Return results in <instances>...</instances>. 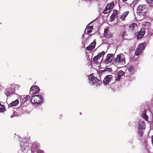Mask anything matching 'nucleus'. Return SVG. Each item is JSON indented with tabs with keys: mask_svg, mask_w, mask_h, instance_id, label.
Returning a JSON list of instances; mask_svg holds the SVG:
<instances>
[{
	"mask_svg": "<svg viewBox=\"0 0 153 153\" xmlns=\"http://www.w3.org/2000/svg\"><path fill=\"white\" fill-rule=\"evenodd\" d=\"M145 126V123L143 121H141L139 122L138 127V132L141 136H142V131H141V130L144 129Z\"/></svg>",
	"mask_w": 153,
	"mask_h": 153,
	"instance_id": "3",
	"label": "nucleus"
},
{
	"mask_svg": "<svg viewBox=\"0 0 153 153\" xmlns=\"http://www.w3.org/2000/svg\"><path fill=\"white\" fill-rule=\"evenodd\" d=\"M89 83L93 85L94 83L97 84L99 80L97 78L93 76V75H91L89 77Z\"/></svg>",
	"mask_w": 153,
	"mask_h": 153,
	"instance_id": "5",
	"label": "nucleus"
},
{
	"mask_svg": "<svg viewBox=\"0 0 153 153\" xmlns=\"http://www.w3.org/2000/svg\"><path fill=\"white\" fill-rule=\"evenodd\" d=\"M142 116L146 120H148V116L146 115L145 111H144L143 112Z\"/></svg>",
	"mask_w": 153,
	"mask_h": 153,
	"instance_id": "22",
	"label": "nucleus"
},
{
	"mask_svg": "<svg viewBox=\"0 0 153 153\" xmlns=\"http://www.w3.org/2000/svg\"><path fill=\"white\" fill-rule=\"evenodd\" d=\"M110 10L107 7H106L105 8L103 11V13L104 14H107L108 13L110 12Z\"/></svg>",
	"mask_w": 153,
	"mask_h": 153,
	"instance_id": "24",
	"label": "nucleus"
},
{
	"mask_svg": "<svg viewBox=\"0 0 153 153\" xmlns=\"http://www.w3.org/2000/svg\"><path fill=\"white\" fill-rule=\"evenodd\" d=\"M28 97L27 96H26L24 98L22 99V102L23 103H24L28 99Z\"/></svg>",
	"mask_w": 153,
	"mask_h": 153,
	"instance_id": "27",
	"label": "nucleus"
},
{
	"mask_svg": "<svg viewBox=\"0 0 153 153\" xmlns=\"http://www.w3.org/2000/svg\"><path fill=\"white\" fill-rule=\"evenodd\" d=\"M42 97L41 95H36L31 97L30 101L33 104H39L42 102Z\"/></svg>",
	"mask_w": 153,
	"mask_h": 153,
	"instance_id": "2",
	"label": "nucleus"
},
{
	"mask_svg": "<svg viewBox=\"0 0 153 153\" xmlns=\"http://www.w3.org/2000/svg\"><path fill=\"white\" fill-rule=\"evenodd\" d=\"M5 111L4 106L0 103V112H3Z\"/></svg>",
	"mask_w": 153,
	"mask_h": 153,
	"instance_id": "23",
	"label": "nucleus"
},
{
	"mask_svg": "<svg viewBox=\"0 0 153 153\" xmlns=\"http://www.w3.org/2000/svg\"><path fill=\"white\" fill-rule=\"evenodd\" d=\"M128 11H126L124 13L122 14L120 16V19L122 20V21H124L125 18L126 17L127 15L128 14Z\"/></svg>",
	"mask_w": 153,
	"mask_h": 153,
	"instance_id": "14",
	"label": "nucleus"
},
{
	"mask_svg": "<svg viewBox=\"0 0 153 153\" xmlns=\"http://www.w3.org/2000/svg\"><path fill=\"white\" fill-rule=\"evenodd\" d=\"M93 29V27L88 26L86 28L88 33H91Z\"/></svg>",
	"mask_w": 153,
	"mask_h": 153,
	"instance_id": "19",
	"label": "nucleus"
},
{
	"mask_svg": "<svg viewBox=\"0 0 153 153\" xmlns=\"http://www.w3.org/2000/svg\"><path fill=\"white\" fill-rule=\"evenodd\" d=\"M10 88L13 89V91H14L16 89L18 88L19 87V85H16L14 83L12 84Z\"/></svg>",
	"mask_w": 153,
	"mask_h": 153,
	"instance_id": "17",
	"label": "nucleus"
},
{
	"mask_svg": "<svg viewBox=\"0 0 153 153\" xmlns=\"http://www.w3.org/2000/svg\"><path fill=\"white\" fill-rule=\"evenodd\" d=\"M114 13H115H115H113L112 15H111V17H114H114L116 16V14L117 13H118V11L116 10H114Z\"/></svg>",
	"mask_w": 153,
	"mask_h": 153,
	"instance_id": "28",
	"label": "nucleus"
},
{
	"mask_svg": "<svg viewBox=\"0 0 153 153\" xmlns=\"http://www.w3.org/2000/svg\"><path fill=\"white\" fill-rule=\"evenodd\" d=\"M99 58V56L97 55V56H95L94 58H93V60L94 61H97V60Z\"/></svg>",
	"mask_w": 153,
	"mask_h": 153,
	"instance_id": "30",
	"label": "nucleus"
},
{
	"mask_svg": "<svg viewBox=\"0 0 153 153\" xmlns=\"http://www.w3.org/2000/svg\"><path fill=\"white\" fill-rule=\"evenodd\" d=\"M115 63L118 64L119 63L124 64L125 63V58L124 55L122 54L118 55L114 60Z\"/></svg>",
	"mask_w": 153,
	"mask_h": 153,
	"instance_id": "1",
	"label": "nucleus"
},
{
	"mask_svg": "<svg viewBox=\"0 0 153 153\" xmlns=\"http://www.w3.org/2000/svg\"><path fill=\"white\" fill-rule=\"evenodd\" d=\"M126 32L125 31H124L122 34V35L123 37L124 36H126Z\"/></svg>",
	"mask_w": 153,
	"mask_h": 153,
	"instance_id": "31",
	"label": "nucleus"
},
{
	"mask_svg": "<svg viewBox=\"0 0 153 153\" xmlns=\"http://www.w3.org/2000/svg\"><path fill=\"white\" fill-rule=\"evenodd\" d=\"M137 27V24L136 23H134L130 25L129 26V27L130 28L131 30H133L134 29V28L135 27Z\"/></svg>",
	"mask_w": 153,
	"mask_h": 153,
	"instance_id": "20",
	"label": "nucleus"
},
{
	"mask_svg": "<svg viewBox=\"0 0 153 153\" xmlns=\"http://www.w3.org/2000/svg\"><path fill=\"white\" fill-rule=\"evenodd\" d=\"M39 91V87L36 85L32 86L30 88V93L36 94L38 93Z\"/></svg>",
	"mask_w": 153,
	"mask_h": 153,
	"instance_id": "6",
	"label": "nucleus"
},
{
	"mask_svg": "<svg viewBox=\"0 0 153 153\" xmlns=\"http://www.w3.org/2000/svg\"><path fill=\"white\" fill-rule=\"evenodd\" d=\"M96 45V42L95 40H94L89 46L86 48V50L91 51L92 50L95 48Z\"/></svg>",
	"mask_w": 153,
	"mask_h": 153,
	"instance_id": "10",
	"label": "nucleus"
},
{
	"mask_svg": "<svg viewBox=\"0 0 153 153\" xmlns=\"http://www.w3.org/2000/svg\"><path fill=\"white\" fill-rule=\"evenodd\" d=\"M147 2L149 3L152 4L153 3V0H147Z\"/></svg>",
	"mask_w": 153,
	"mask_h": 153,
	"instance_id": "32",
	"label": "nucleus"
},
{
	"mask_svg": "<svg viewBox=\"0 0 153 153\" xmlns=\"http://www.w3.org/2000/svg\"><path fill=\"white\" fill-rule=\"evenodd\" d=\"M146 7V6L145 5H140L137 7V10L138 12H140L145 10Z\"/></svg>",
	"mask_w": 153,
	"mask_h": 153,
	"instance_id": "13",
	"label": "nucleus"
},
{
	"mask_svg": "<svg viewBox=\"0 0 153 153\" xmlns=\"http://www.w3.org/2000/svg\"><path fill=\"white\" fill-rule=\"evenodd\" d=\"M113 56L112 54H108L107 56V57L105 61V63L106 64H108L111 62L113 59Z\"/></svg>",
	"mask_w": 153,
	"mask_h": 153,
	"instance_id": "7",
	"label": "nucleus"
},
{
	"mask_svg": "<svg viewBox=\"0 0 153 153\" xmlns=\"http://www.w3.org/2000/svg\"><path fill=\"white\" fill-rule=\"evenodd\" d=\"M112 79V76L111 75L107 76L103 80L104 84H107L109 83Z\"/></svg>",
	"mask_w": 153,
	"mask_h": 153,
	"instance_id": "9",
	"label": "nucleus"
},
{
	"mask_svg": "<svg viewBox=\"0 0 153 153\" xmlns=\"http://www.w3.org/2000/svg\"><path fill=\"white\" fill-rule=\"evenodd\" d=\"M19 103V101L18 100H16L14 101H13L12 102L10 103V105L11 106H15Z\"/></svg>",
	"mask_w": 153,
	"mask_h": 153,
	"instance_id": "16",
	"label": "nucleus"
},
{
	"mask_svg": "<svg viewBox=\"0 0 153 153\" xmlns=\"http://www.w3.org/2000/svg\"><path fill=\"white\" fill-rule=\"evenodd\" d=\"M105 51H103L101 53H98V55L99 56V58H100L102 56H103L105 55Z\"/></svg>",
	"mask_w": 153,
	"mask_h": 153,
	"instance_id": "26",
	"label": "nucleus"
},
{
	"mask_svg": "<svg viewBox=\"0 0 153 153\" xmlns=\"http://www.w3.org/2000/svg\"><path fill=\"white\" fill-rule=\"evenodd\" d=\"M114 5V2H111L110 3L108 4L106 7L110 10L113 8Z\"/></svg>",
	"mask_w": 153,
	"mask_h": 153,
	"instance_id": "18",
	"label": "nucleus"
},
{
	"mask_svg": "<svg viewBox=\"0 0 153 153\" xmlns=\"http://www.w3.org/2000/svg\"><path fill=\"white\" fill-rule=\"evenodd\" d=\"M111 71V69L108 68H106L104 70H101L100 71V73H103L104 72L107 71Z\"/></svg>",
	"mask_w": 153,
	"mask_h": 153,
	"instance_id": "25",
	"label": "nucleus"
},
{
	"mask_svg": "<svg viewBox=\"0 0 153 153\" xmlns=\"http://www.w3.org/2000/svg\"><path fill=\"white\" fill-rule=\"evenodd\" d=\"M13 116H13V115H12L11 116V118H13Z\"/></svg>",
	"mask_w": 153,
	"mask_h": 153,
	"instance_id": "35",
	"label": "nucleus"
},
{
	"mask_svg": "<svg viewBox=\"0 0 153 153\" xmlns=\"http://www.w3.org/2000/svg\"><path fill=\"white\" fill-rule=\"evenodd\" d=\"M139 1V0H135L132 2V4L134 5H135Z\"/></svg>",
	"mask_w": 153,
	"mask_h": 153,
	"instance_id": "29",
	"label": "nucleus"
},
{
	"mask_svg": "<svg viewBox=\"0 0 153 153\" xmlns=\"http://www.w3.org/2000/svg\"><path fill=\"white\" fill-rule=\"evenodd\" d=\"M128 72H131V73L134 72L135 68L134 66H131L128 69Z\"/></svg>",
	"mask_w": 153,
	"mask_h": 153,
	"instance_id": "21",
	"label": "nucleus"
},
{
	"mask_svg": "<svg viewBox=\"0 0 153 153\" xmlns=\"http://www.w3.org/2000/svg\"><path fill=\"white\" fill-rule=\"evenodd\" d=\"M38 153H43V151L41 150H39L38 151Z\"/></svg>",
	"mask_w": 153,
	"mask_h": 153,
	"instance_id": "33",
	"label": "nucleus"
},
{
	"mask_svg": "<svg viewBox=\"0 0 153 153\" xmlns=\"http://www.w3.org/2000/svg\"><path fill=\"white\" fill-rule=\"evenodd\" d=\"M128 0H122V1L124 2L126 1H127Z\"/></svg>",
	"mask_w": 153,
	"mask_h": 153,
	"instance_id": "34",
	"label": "nucleus"
},
{
	"mask_svg": "<svg viewBox=\"0 0 153 153\" xmlns=\"http://www.w3.org/2000/svg\"><path fill=\"white\" fill-rule=\"evenodd\" d=\"M145 33V29L143 28H141L140 32L137 33V37L138 38H140L143 37Z\"/></svg>",
	"mask_w": 153,
	"mask_h": 153,
	"instance_id": "11",
	"label": "nucleus"
},
{
	"mask_svg": "<svg viewBox=\"0 0 153 153\" xmlns=\"http://www.w3.org/2000/svg\"><path fill=\"white\" fill-rule=\"evenodd\" d=\"M145 44V43H141L138 45L137 48V50L135 53L136 55H138L141 53L142 51L144 49Z\"/></svg>",
	"mask_w": 153,
	"mask_h": 153,
	"instance_id": "4",
	"label": "nucleus"
},
{
	"mask_svg": "<svg viewBox=\"0 0 153 153\" xmlns=\"http://www.w3.org/2000/svg\"><path fill=\"white\" fill-rule=\"evenodd\" d=\"M28 145V143H25L23 144H22V143H21V150L22 151H24L25 150V147H24V146H25V147H27Z\"/></svg>",
	"mask_w": 153,
	"mask_h": 153,
	"instance_id": "15",
	"label": "nucleus"
},
{
	"mask_svg": "<svg viewBox=\"0 0 153 153\" xmlns=\"http://www.w3.org/2000/svg\"><path fill=\"white\" fill-rule=\"evenodd\" d=\"M80 114H81V113H80Z\"/></svg>",
	"mask_w": 153,
	"mask_h": 153,
	"instance_id": "36",
	"label": "nucleus"
},
{
	"mask_svg": "<svg viewBox=\"0 0 153 153\" xmlns=\"http://www.w3.org/2000/svg\"><path fill=\"white\" fill-rule=\"evenodd\" d=\"M14 91H13V89L8 88L5 91V94L7 96H8L10 94L13 93Z\"/></svg>",
	"mask_w": 153,
	"mask_h": 153,
	"instance_id": "12",
	"label": "nucleus"
},
{
	"mask_svg": "<svg viewBox=\"0 0 153 153\" xmlns=\"http://www.w3.org/2000/svg\"><path fill=\"white\" fill-rule=\"evenodd\" d=\"M104 36L106 38H111L113 36V34L109 32L108 29H105L104 33Z\"/></svg>",
	"mask_w": 153,
	"mask_h": 153,
	"instance_id": "8",
	"label": "nucleus"
}]
</instances>
